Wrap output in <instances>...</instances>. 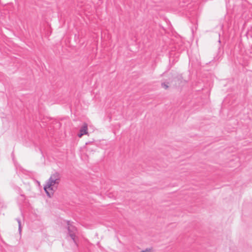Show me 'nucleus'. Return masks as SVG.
<instances>
[{
    "instance_id": "f257e3e1",
    "label": "nucleus",
    "mask_w": 252,
    "mask_h": 252,
    "mask_svg": "<svg viewBox=\"0 0 252 252\" xmlns=\"http://www.w3.org/2000/svg\"><path fill=\"white\" fill-rule=\"evenodd\" d=\"M61 175L59 172H56L51 174L44 186V189L47 195L51 197L54 191L57 189V187L61 180Z\"/></svg>"
},
{
    "instance_id": "f03ea898",
    "label": "nucleus",
    "mask_w": 252,
    "mask_h": 252,
    "mask_svg": "<svg viewBox=\"0 0 252 252\" xmlns=\"http://www.w3.org/2000/svg\"><path fill=\"white\" fill-rule=\"evenodd\" d=\"M68 235L73 241L75 244H77V229L76 227L72 225L69 221L67 222Z\"/></svg>"
},
{
    "instance_id": "7ed1b4c3",
    "label": "nucleus",
    "mask_w": 252,
    "mask_h": 252,
    "mask_svg": "<svg viewBox=\"0 0 252 252\" xmlns=\"http://www.w3.org/2000/svg\"><path fill=\"white\" fill-rule=\"evenodd\" d=\"M88 126L87 124L85 123L83 126L81 127L79 132L77 134V135L79 137H81L84 134H87L88 132Z\"/></svg>"
},
{
    "instance_id": "20e7f679",
    "label": "nucleus",
    "mask_w": 252,
    "mask_h": 252,
    "mask_svg": "<svg viewBox=\"0 0 252 252\" xmlns=\"http://www.w3.org/2000/svg\"><path fill=\"white\" fill-rule=\"evenodd\" d=\"M16 220L18 223L19 231V232L20 233L21 232V229H22L21 220L19 219H16Z\"/></svg>"
},
{
    "instance_id": "39448f33",
    "label": "nucleus",
    "mask_w": 252,
    "mask_h": 252,
    "mask_svg": "<svg viewBox=\"0 0 252 252\" xmlns=\"http://www.w3.org/2000/svg\"><path fill=\"white\" fill-rule=\"evenodd\" d=\"M141 252H152L151 250L150 249H146L145 250L142 251Z\"/></svg>"
},
{
    "instance_id": "423d86ee",
    "label": "nucleus",
    "mask_w": 252,
    "mask_h": 252,
    "mask_svg": "<svg viewBox=\"0 0 252 252\" xmlns=\"http://www.w3.org/2000/svg\"><path fill=\"white\" fill-rule=\"evenodd\" d=\"M162 86L165 89H167L168 88V86L165 84V83H162Z\"/></svg>"
}]
</instances>
